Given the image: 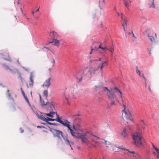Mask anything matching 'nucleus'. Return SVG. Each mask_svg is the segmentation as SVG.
<instances>
[{"label": "nucleus", "instance_id": "1", "mask_svg": "<svg viewBox=\"0 0 159 159\" xmlns=\"http://www.w3.org/2000/svg\"><path fill=\"white\" fill-rule=\"evenodd\" d=\"M73 129L75 130L73 137L80 139L83 144L85 145H91L96 149L97 147H100L101 144L104 142L106 146H108L107 141L103 139H101L99 137L88 132L81 133V131L76 129L74 125H73Z\"/></svg>", "mask_w": 159, "mask_h": 159}, {"label": "nucleus", "instance_id": "2", "mask_svg": "<svg viewBox=\"0 0 159 159\" xmlns=\"http://www.w3.org/2000/svg\"><path fill=\"white\" fill-rule=\"evenodd\" d=\"M38 118L41 120H42L44 121L48 122V121H54L55 120L59 123L62 124L64 126L67 128V130L68 132H69L71 135L73 136L75 132L74 130L73 129V126L72 128L71 127L70 125V122H69L67 120H61V118L59 117H57V118L54 119L51 118H50L47 117L46 118L43 116H38Z\"/></svg>", "mask_w": 159, "mask_h": 159}, {"label": "nucleus", "instance_id": "3", "mask_svg": "<svg viewBox=\"0 0 159 159\" xmlns=\"http://www.w3.org/2000/svg\"><path fill=\"white\" fill-rule=\"evenodd\" d=\"M104 91L106 92V94L108 99L111 101L110 105L111 106L115 104V100L116 98V96L115 94L120 93V95H122V93L117 87L111 88L109 89L108 88L103 87Z\"/></svg>", "mask_w": 159, "mask_h": 159}, {"label": "nucleus", "instance_id": "4", "mask_svg": "<svg viewBox=\"0 0 159 159\" xmlns=\"http://www.w3.org/2000/svg\"><path fill=\"white\" fill-rule=\"evenodd\" d=\"M142 130L139 129L138 131L133 133L132 136L133 141L132 144L133 145L138 147H140L144 146L145 140L142 136L143 133Z\"/></svg>", "mask_w": 159, "mask_h": 159}, {"label": "nucleus", "instance_id": "5", "mask_svg": "<svg viewBox=\"0 0 159 159\" xmlns=\"http://www.w3.org/2000/svg\"><path fill=\"white\" fill-rule=\"evenodd\" d=\"M107 65V62H103L99 64L97 67L91 66L86 69L84 72V74L88 77H91L95 74L98 70H100L102 73L103 67Z\"/></svg>", "mask_w": 159, "mask_h": 159}, {"label": "nucleus", "instance_id": "6", "mask_svg": "<svg viewBox=\"0 0 159 159\" xmlns=\"http://www.w3.org/2000/svg\"><path fill=\"white\" fill-rule=\"evenodd\" d=\"M52 133L54 137L58 138V139L57 143H59L62 141L61 137H63L62 132L59 130L53 129L52 130Z\"/></svg>", "mask_w": 159, "mask_h": 159}, {"label": "nucleus", "instance_id": "7", "mask_svg": "<svg viewBox=\"0 0 159 159\" xmlns=\"http://www.w3.org/2000/svg\"><path fill=\"white\" fill-rule=\"evenodd\" d=\"M122 117L123 120H129L133 121V119L131 116V114L129 111H125V109H124L123 110Z\"/></svg>", "mask_w": 159, "mask_h": 159}, {"label": "nucleus", "instance_id": "8", "mask_svg": "<svg viewBox=\"0 0 159 159\" xmlns=\"http://www.w3.org/2000/svg\"><path fill=\"white\" fill-rule=\"evenodd\" d=\"M98 48L101 49L102 50L105 51L109 50L112 53H113L114 51V48L113 47H111L109 49H108L106 47H102V43H100V45L98 46V48H95V50H98Z\"/></svg>", "mask_w": 159, "mask_h": 159}, {"label": "nucleus", "instance_id": "9", "mask_svg": "<svg viewBox=\"0 0 159 159\" xmlns=\"http://www.w3.org/2000/svg\"><path fill=\"white\" fill-rule=\"evenodd\" d=\"M52 79L51 77H49L48 79L46 80L43 85V87L46 88H48L50 85L51 84L50 81L52 80Z\"/></svg>", "mask_w": 159, "mask_h": 159}, {"label": "nucleus", "instance_id": "10", "mask_svg": "<svg viewBox=\"0 0 159 159\" xmlns=\"http://www.w3.org/2000/svg\"><path fill=\"white\" fill-rule=\"evenodd\" d=\"M145 123L144 122L143 120H141L140 122L139 125L138 126L137 131L139 130V129H140L142 130L143 132V130L145 129Z\"/></svg>", "mask_w": 159, "mask_h": 159}, {"label": "nucleus", "instance_id": "11", "mask_svg": "<svg viewBox=\"0 0 159 159\" xmlns=\"http://www.w3.org/2000/svg\"><path fill=\"white\" fill-rule=\"evenodd\" d=\"M43 114L44 116H47L51 118L53 117L55 115L57 116L56 118H57V117H59L57 115V112L55 111H50L48 113H44Z\"/></svg>", "mask_w": 159, "mask_h": 159}, {"label": "nucleus", "instance_id": "12", "mask_svg": "<svg viewBox=\"0 0 159 159\" xmlns=\"http://www.w3.org/2000/svg\"><path fill=\"white\" fill-rule=\"evenodd\" d=\"M121 19L122 20L123 22H122V25L123 26V29L125 31V27L127 26V23L126 22L127 21V18L126 17H125V16H123V15L122 14V16L121 17Z\"/></svg>", "mask_w": 159, "mask_h": 159}, {"label": "nucleus", "instance_id": "13", "mask_svg": "<svg viewBox=\"0 0 159 159\" xmlns=\"http://www.w3.org/2000/svg\"><path fill=\"white\" fill-rule=\"evenodd\" d=\"M34 75L31 72L30 73V77L29 85L30 86H32L34 84Z\"/></svg>", "mask_w": 159, "mask_h": 159}, {"label": "nucleus", "instance_id": "14", "mask_svg": "<svg viewBox=\"0 0 159 159\" xmlns=\"http://www.w3.org/2000/svg\"><path fill=\"white\" fill-rule=\"evenodd\" d=\"M121 99V104L123 106L124 109H125L126 105V99L123 96V94L120 95Z\"/></svg>", "mask_w": 159, "mask_h": 159}, {"label": "nucleus", "instance_id": "15", "mask_svg": "<svg viewBox=\"0 0 159 159\" xmlns=\"http://www.w3.org/2000/svg\"><path fill=\"white\" fill-rule=\"evenodd\" d=\"M49 34L52 39H57L59 36L57 32L55 31L50 32Z\"/></svg>", "mask_w": 159, "mask_h": 159}, {"label": "nucleus", "instance_id": "16", "mask_svg": "<svg viewBox=\"0 0 159 159\" xmlns=\"http://www.w3.org/2000/svg\"><path fill=\"white\" fill-rule=\"evenodd\" d=\"M118 148L119 149H121V150H124V153L125 154L130 155L131 154H133L135 153V152L134 151H130L128 150H127L126 149H125L124 148H122V147H118Z\"/></svg>", "mask_w": 159, "mask_h": 159}, {"label": "nucleus", "instance_id": "17", "mask_svg": "<svg viewBox=\"0 0 159 159\" xmlns=\"http://www.w3.org/2000/svg\"><path fill=\"white\" fill-rule=\"evenodd\" d=\"M121 135L122 137L124 138H128V135L127 131V130L126 129H124V130L121 133Z\"/></svg>", "mask_w": 159, "mask_h": 159}, {"label": "nucleus", "instance_id": "18", "mask_svg": "<svg viewBox=\"0 0 159 159\" xmlns=\"http://www.w3.org/2000/svg\"><path fill=\"white\" fill-rule=\"evenodd\" d=\"M53 41L52 42H51L49 43H53V45L58 47L59 45V41L57 39H52Z\"/></svg>", "mask_w": 159, "mask_h": 159}, {"label": "nucleus", "instance_id": "19", "mask_svg": "<svg viewBox=\"0 0 159 159\" xmlns=\"http://www.w3.org/2000/svg\"><path fill=\"white\" fill-rule=\"evenodd\" d=\"M123 3L128 8L131 4V2L129 0H125L123 1Z\"/></svg>", "mask_w": 159, "mask_h": 159}, {"label": "nucleus", "instance_id": "20", "mask_svg": "<svg viewBox=\"0 0 159 159\" xmlns=\"http://www.w3.org/2000/svg\"><path fill=\"white\" fill-rule=\"evenodd\" d=\"M39 97L40 98V102L41 104V105L42 106H47V104L48 103L47 102H45L44 101H42V100L41 97L40 95H39Z\"/></svg>", "mask_w": 159, "mask_h": 159}, {"label": "nucleus", "instance_id": "21", "mask_svg": "<svg viewBox=\"0 0 159 159\" xmlns=\"http://www.w3.org/2000/svg\"><path fill=\"white\" fill-rule=\"evenodd\" d=\"M47 106L48 107H50L51 108L52 111H53V109H54V105L51 102H48V103L47 104Z\"/></svg>", "mask_w": 159, "mask_h": 159}, {"label": "nucleus", "instance_id": "22", "mask_svg": "<svg viewBox=\"0 0 159 159\" xmlns=\"http://www.w3.org/2000/svg\"><path fill=\"white\" fill-rule=\"evenodd\" d=\"M153 153L155 155L159 156V149L157 148H156L153 151Z\"/></svg>", "mask_w": 159, "mask_h": 159}, {"label": "nucleus", "instance_id": "23", "mask_svg": "<svg viewBox=\"0 0 159 159\" xmlns=\"http://www.w3.org/2000/svg\"><path fill=\"white\" fill-rule=\"evenodd\" d=\"M154 0H152L149 3V7L152 8H155V6L154 4Z\"/></svg>", "mask_w": 159, "mask_h": 159}, {"label": "nucleus", "instance_id": "24", "mask_svg": "<svg viewBox=\"0 0 159 159\" xmlns=\"http://www.w3.org/2000/svg\"><path fill=\"white\" fill-rule=\"evenodd\" d=\"M136 70L137 74L139 75L141 77L142 76V74H144L143 73L140 71L139 70L138 66H136Z\"/></svg>", "mask_w": 159, "mask_h": 159}, {"label": "nucleus", "instance_id": "25", "mask_svg": "<svg viewBox=\"0 0 159 159\" xmlns=\"http://www.w3.org/2000/svg\"><path fill=\"white\" fill-rule=\"evenodd\" d=\"M65 141L66 142V143L68 144L70 146L71 148V149H72V147H71V145L70 144V142L69 140H68V139L67 138H66V139H65ZM70 143L71 144H73V143L72 142H71Z\"/></svg>", "mask_w": 159, "mask_h": 159}, {"label": "nucleus", "instance_id": "26", "mask_svg": "<svg viewBox=\"0 0 159 159\" xmlns=\"http://www.w3.org/2000/svg\"><path fill=\"white\" fill-rule=\"evenodd\" d=\"M147 35L148 37L149 38V39L150 40L152 41V42H153L154 41L155 39L152 36H151L150 35L149 33H147Z\"/></svg>", "mask_w": 159, "mask_h": 159}, {"label": "nucleus", "instance_id": "27", "mask_svg": "<svg viewBox=\"0 0 159 159\" xmlns=\"http://www.w3.org/2000/svg\"><path fill=\"white\" fill-rule=\"evenodd\" d=\"M43 94L44 96L45 97V98L47 99L48 95V92L47 90H45L43 92Z\"/></svg>", "mask_w": 159, "mask_h": 159}, {"label": "nucleus", "instance_id": "28", "mask_svg": "<svg viewBox=\"0 0 159 159\" xmlns=\"http://www.w3.org/2000/svg\"><path fill=\"white\" fill-rule=\"evenodd\" d=\"M101 88V87L100 86L95 85L94 86V90L95 91H97L99 90Z\"/></svg>", "mask_w": 159, "mask_h": 159}, {"label": "nucleus", "instance_id": "29", "mask_svg": "<svg viewBox=\"0 0 159 159\" xmlns=\"http://www.w3.org/2000/svg\"><path fill=\"white\" fill-rule=\"evenodd\" d=\"M64 98L65 100V102H67L68 104H69V103L68 101V96L67 95L66 93H65Z\"/></svg>", "mask_w": 159, "mask_h": 159}, {"label": "nucleus", "instance_id": "30", "mask_svg": "<svg viewBox=\"0 0 159 159\" xmlns=\"http://www.w3.org/2000/svg\"><path fill=\"white\" fill-rule=\"evenodd\" d=\"M24 98L25 99V101H26V102H27L28 104V105L29 106H30V104L29 101V100H28V98H27V97L26 96H25V97H24Z\"/></svg>", "mask_w": 159, "mask_h": 159}, {"label": "nucleus", "instance_id": "31", "mask_svg": "<svg viewBox=\"0 0 159 159\" xmlns=\"http://www.w3.org/2000/svg\"><path fill=\"white\" fill-rule=\"evenodd\" d=\"M112 147V150H113V151H114L115 152H116L119 151L117 150L116 149V148H117L116 146H114Z\"/></svg>", "mask_w": 159, "mask_h": 159}, {"label": "nucleus", "instance_id": "32", "mask_svg": "<svg viewBox=\"0 0 159 159\" xmlns=\"http://www.w3.org/2000/svg\"><path fill=\"white\" fill-rule=\"evenodd\" d=\"M4 67L5 68V69L7 70H10V71H11V70L9 68V67H8V66H6V65H5L4 66Z\"/></svg>", "mask_w": 159, "mask_h": 159}, {"label": "nucleus", "instance_id": "33", "mask_svg": "<svg viewBox=\"0 0 159 159\" xmlns=\"http://www.w3.org/2000/svg\"><path fill=\"white\" fill-rule=\"evenodd\" d=\"M55 62V61L54 60V59H52V60H51V66H52V67H53L54 66V64Z\"/></svg>", "mask_w": 159, "mask_h": 159}, {"label": "nucleus", "instance_id": "34", "mask_svg": "<svg viewBox=\"0 0 159 159\" xmlns=\"http://www.w3.org/2000/svg\"><path fill=\"white\" fill-rule=\"evenodd\" d=\"M142 77L144 80V81H147V79L144 77V74H142V75L141 76Z\"/></svg>", "mask_w": 159, "mask_h": 159}, {"label": "nucleus", "instance_id": "35", "mask_svg": "<svg viewBox=\"0 0 159 159\" xmlns=\"http://www.w3.org/2000/svg\"><path fill=\"white\" fill-rule=\"evenodd\" d=\"M131 34H132V35H131V37H134V39H136V37L135 36L134 34L133 33L132 31H131Z\"/></svg>", "mask_w": 159, "mask_h": 159}, {"label": "nucleus", "instance_id": "36", "mask_svg": "<svg viewBox=\"0 0 159 159\" xmlns=\"http://www.w3.org/2000/svg\"><path fill=\"white\" fill-rule=\"evenodd\" d=\"M151 143L152 145V148L154 150H155L156 148H157L154 146V144L152 143Z\"/></svg>", "mask_w": 159, "mask_h": 159}, {"label": "nucleus", "instance_id": "37", "mask_svg": "<svg viewBox=\"0 0 159 159\" xmlns=\"http://www.w3.org/2000/svg\"><path fill=\"white\" fill-rule=\"evenodd\" d=\"M22 93L23 96H24V97H25L26 96L25 95V93L23 90H22Z\"/></svg>", "mask_w": 159, "mask_h": 159}, {"label": "nucleus", "instance_id": "38", "mask_svg": "<svg viewBox=\"0 0 159 159\" xmlns=\"http://www.w3.org/2000/svg\"><path fill=\"white\" fill-rule=\"evenodd\" d=\"M150 87H151V85H149L148 86V89H149V90L151 91V92H152V90L150 88Z\"/></svg>", "mask_w": 159, "mask_h": 159}, {"label": "nucleus", "instance_id": "39", "mask_svg": "<svg viewBox=\"0 0 159 159\" xmlns=\"http://www.w3.org/2000/svg\"><path fill=\"white\" fill-rule=\"evenodd\" d=\"M94 49V48H93V49H91V51H90V53H89V54H92V51H93V50Z\"/></svg>", "mask_w": 159, "mask_h": 159}, {"label": "nucleus", "instance_id": "40", "mask_svg": "<svg viewBox=\"0 0 159 159\" xmlns=\"http://www.w3.org/2000/svg\"><path fill=\"white\" fill-rule=\"evenodd\" d=\"M82 80V78L81 77L79 80L78 81V82H81V81Z\"/></svg>", "mask_w": 159, "mask_h": 159}, {"label": "nucleus", "instance_id": "41", "mask_svg": "<svg viewBox=\"0 0 159 159\" xmlns=\"http://www.w3.org/2000/svg\"><path fill=\"white\" fill-rule=\"evenodd\" d=\"M48 70L49 71V72H51V71H52V68H50L48 69Z\"/></svg>", "mask_w": 159, "mask_h": 159}, {"label": "nucleus", "instance_id": "42", "mask_svg": "<svg viewBox=\"0 0 159 159\" xmlns=\"http://www.w3.org/2000/svg\"><path fill=\"white\" fill-rule=\"evenodd\" d=\"M145 87H147V81H145Z\"/></svg>", "mask_w": 159, "mask_h": 159}, {"label": "nucleus", "instance_id": "43", "mask_svg": "<svg viewBox=\"0 0 159 159\" xmlns=\"http://www.w3.org/2000/svg\"><path fill=\"white\" fill-rule=\"evenodd\" d=\"M129 34L130 35H132L131 31V32H129Z\"/></svg>", "mask_w": 159, "mask_h": 159}, {"label": "nucleus", "instance_id": "44", "mask_svg": "<svg viewBox=\"0 0 159 159\" xmlns=\"http://www.w3.org/2000/svg\"><path fill=\"white\" fill-rule=\"evenodd\" d=\"M20 9L21 12H22V13H23V11H22V8L21 7L20 8Z\"/></svg>", "mask_w": 159, "mask_h": 159}, {"label": "nucleus", "instance_id": "45", "mask_svg": "<svg viewBox=\"0 0 159 159\" xmlns=\"http://www.w3.org/2000/svg\"><path fill=\"white\" fill-rule=\"evenodd\" d=\"M157 156V159H159V156Z\"/></svg>", "mask_w": 159, "mask_h": 159}, {"label": "nucleus", "instance_id": "46", "mask_svg": "<svg viewBox=\"0 0 159 159\" xmlns=\"http://www.w3.org/2000/svg\"><path fill=\"white\" fill-rule=\"evenodd\" d=\"M101 59L100 58H99L98 59V61H101Z\"/></svg>", "mask_w": 159, "mask_h": 159}, {"label": "nucleus", "instance_id": "47", "mask_svg": "<svg viewBox=\"0 0 159 159\" xmlns=\"http://www.w3.org/2000/svg\"><path fill=\"white\" fill-rule=\"evenodd\" d=\"M23 131H24V130H23L22 129V130H21L20 132L21 133H22L23 132Z\"/></svg>", "mask_w": 159, "mask_h": 159}, {"label": "nucleus", "instance_id": "48", "mask_svg": "<svg viewBox=\"0 0 159 159\" xmlns=\"http://www.w3.org/2000/svg\"><path fill=\"white\" fill-rule=\"evenodd\" d=\"M17 63H18V64H20V63H19V60L18 59L17 60Z\"/></svg>", "mask_w": 159, "mask_h": 159}, {"label": "nucleus", "instance_id": "49", "mask_svg": "<svg viewBox=\"0 0 159 159\" xmlns=\"http://www.w3.org/2000/svg\"><path fill=\"white\" fill-rule=\"evenodd\" d=\"M34 11H32V14L33 15L34 14Z\"/></svg>", "mask_w": 159, "mask_h": 159}, {"label": "nucleus", "instance_id": "50", "mask_svg": "<svg viewBox=\"0 0 159 159\" xmlns=\"http://www.w3.org/2000/svg\"><path fill=\"white\" fill-rule=\"evenodd\" d=\"M117 15H118V16H119V15H120V14L118 13V12H117Z\"/></svg>", "mask_w": 159, "mask_h": 159}, {"label": "nucleus", "instance_id": "51", "mask_svg": "<svg viewBox=\"0 0 159 159\" xmlns=\"http://www.w3.org/2000/svg\"><path fill=\"white\" fill-rule=\"evenodd\" d=\"M155 36H156V38H157V34L156 33H155Z\"/></svg>", "mask_w": 159, "mask_h": 159}, {"label": "nucleus", "instance_id": "52", "mask_svg": "<svg viewBox=\"0 0 159 159\" xmlns=\"http://www.w3.org/2000/svg\"><path fill=\"white\" fill-rule=\"evenodd\" d=\"M149 54H151V51H150V50L149 51Z\"/></svg>", "mask_w": 159, "mask_h": 159}, {"label": "nucleus", "instance_id": "53", "mask_svg": "<svg viewBox=\"0 0 159 159\" xmlns=\"http://www.w3.org/2000/svg\"><path fill=\"white\" fill-rule=\"evenodd\" d=\"M39 10V8H38V9H37L36 10V11H38Z\"/></svg>", "mask_w": 159, "mask_h": 159}, {"label": "nucleus", "instance_id": "54", "mask_svg": "<svg viewBox=\"0 0 159 159\" xmlns=\"http://www.w3.org/2000/svg\"><path fill=\"white\" fill-rule=\"evenodd\" d=\"M17 4H19V1H18Z\"/></svg>", "mask_w": 159, "mask_h": 159}, {"label": "nucleus", "instance_id": "55", "mask_svg": "<svg viewBox=\"0 0 159 159\" xmlns=\"http://www.w3.org/2000/svg\"><path fill=\"white\" fill-rule=\"evenodd\" d=\"M8 96H9V97H10V94L9 93H8Z\"/></svg>", "mask_w": 159, "mask_h": 159}, {"label": "nucleus", "instance_id": "56", "mask_svg": "<svg viewBox=\"0 0 159 159\" xmlns=\"http://www.w3.org/2000/svg\"><path fill=\"white\" fill-rule=\"evenodd\" d=\"M98 60H97V59H95L94 60V61H97Z\"/></svg>", "mask_w": 159, "mask_h": 159}, {"label": "nucleus", "instance_id": "57", "mask_svg": "<svg viewBox=\"0 0 159 159\" xmlns=\"http://www.w3.org/2000/svg\"><path fill=\"white\" fill-rule=\"evenodd\" d=\"M20 89H21V91L22 92V90H23L22 89V88H21Z\"/></svg>", "mask_w": 159, "mask_h": 159}, {"label": "nucleus", "instance_id": "58", "mask_svg": "<svg viewBox=\"0 0 159 159\" xmlns=\"http://www.w3.org/2000/svg\"><path fill=\"white\" fill-rule=\"evenodd\" d=\"M37 127H38V128H40V127H40V126H37Z\"/></svg>", "mask_w": 159, "mask_h": 159}, {"label": "nucleus", "instance_id": "59", "mask_svg": "<svg viewBox=\"0 0 159 159\" xmlns=\"http://www.w3.org/2000/svg\"><path fill=\"white\" fill-rule=\"evenodd\" d=\"M6 59H7V60H9V59H8V58H7V59L6 58Z\"/></svg>", "mask_w": 159, "mask_h": 159}, {"label": "nucleus", "instance_id": "60", "mask_svg": "<svg viewBox=\"0 0 159 159\" xmlns=\"http://www.w3.org/2000/svg\"><path fill=\"white\" fill-rule=\"evenodd\" d=\"M103 2H104V0H103Z\"/></svg>", "mask_w": 159, "mask_h": 159}, {"label": "nucleus", "instance_id": "61", "mask_svg": "<svg viewBox=\"0 0 159 159\" xmlns=\"http://www.w3.org/2000/svg\"><path fill=\"white\" fill-rule=\"evenodd\" d=\"M7 55H8V56H9V55L8 54H7Z\"/></svg>", "mask_w": 159, "mask_h": 159}, {"label": "nucleus", "instance_id": "62", "mask_svg": "<svg viewBox=\"0 0 159 159\" xmlns=\"http://www.w3.org/2000/svg\"><path fill=\"white\" fill-rule=\"evenodd\" d=\"M7 91L8 92H9V90H8Z\"/></svg>", "mask_w": 159, "mask_h": 159}, {"label": "nucleus", "instance_id": "63", "mask_svg": "<svg viewBox=\"0 0 159 159\" xmlns=\"http://www.w3.org/2000/svg\"><path fill=\"white\" fill-rule=\"evenodd\" d=\"M115 10H116V7H115Z\"/></svg>", "mask_w": 159, "mask_h": 159}, {"label": "nucleus", "instance_id": "64", "mask_svg": "<svg viewBox=\"0 0 159 159\" xmlns=\"http://www.w3.org/2000/svg\"><path fill=\"white\" fill-rule=\"evenodd\" d=\"M100 9L101 10L102 9V8L100 7Z\"/></svg>", "mask_w": 159, "mask_h": 159}]
</instances>
